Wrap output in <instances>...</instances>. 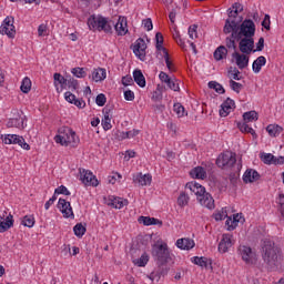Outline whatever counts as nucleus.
<instances>
[{
    "mask_svg": "<svg viewBox=\"0 0 284 284\" xmlns=\"http://www.w3.org/2000/svg\"><path fill=\"white\" fill-rule=\"evenodd\" d=\"M224 34H230L225 38V44L229 50H236L234 40L243 39V37H254L256 34V24L251 19H245L241 22L227 21L223 28Z\"/></svg>",
    "mask_w": 284,
    "mask_h": 284,
    "instance_id": "obj_1",
    "label": "nucleus"
},
{
    "mask_svg": "<svg viewBox=\"0 0 284 284\" xmlns=\"http://www.w3.org/2000/svg\"><path fill=\"white\" fill-rule=\"evenodd\" d=\"M261 254L264 263L267 265V268L274 270V267H276V263H278V254H281V250L276 244L271 240H264L262 242Z\"/></svg>",
    "mask_w": 284,
    "mask_h": 284,
    "instance_id": "obj_2",
    "label": "nucleus"
},
{
    "mask_svg": "<svg viewBox=\"0 0 284 284\" xmlns=\"http://www.w3.org/2000/svg\"><path fill=\"white\" fill-rule=\"evenodd\" d=\"M89 29L93 32H105V34H112V26H114V21L105 18L101 14H92L88 19Z\"/></svg>",
    "mask_w": 284,
    "mask_h": 284,
    "instance_id": "obj_3",
    "label": "nucleus"
},
{
    "mask_svg": "<svg viewBox=\"0 0 284 284\" xmlns=\"http://www.w3.org/2000/svg\"><path fill=\"white\" fill-rule=\"evenodd\" d=\"M58 132L59 134L54 136L55 143H60L64 148H68V145H79V136L72 129L62 126Z\"/></svg>",
    "mask_w": 284,
    "mask_h": 284,
    "instance_id": "obj_4",
    "label": "nucleus"
},
{
    "mask_svg": "<svg viewBox=\"0 0 284 284\" xmlns=\"http://www.w3.org/2000/svg\"><path fill=\"white\" fill-rule=\"evenodd\" d=\"M152 256L155 261H158L159 265H165V263H170L172 261V256L170 255V250L168 248L166 243L153 244Z\"/></svg>",
    "mask_w": 284,
    "mask_h": 284,
    "instance_id": "obj_5",
    "label": "nucleus"
},
{
    "mask_svg": "<svg viewBox=\"0 0 284 284\" xmlns=\"http://www.w3.org/2000/svg\"><path fill=\"white\" fill-rule=\"evenodd\" d=\"M215 163L217 168H221V170H230V168H234V165H236V153L230 151L221 153Z\"/></svg>",
    "mask_w": 284,
    "mask_h": 284,
    "instance_id": "obj_6",
    "label": "nucleus"
},
{
    "mask_svg": "<svg viewBox=\"0 0 284 284\" xmlns=\"http://www.w3.org/2000/svg\"><path fill=\"white\" fill-rule=\"evenodd\" d=\"M237 252L242 261H244L246 265H256V261H257L256 253L252 251V247L240 245V247L237 248Z\"/></svg>",
    "mask_w": 284,
    "mask_h": 284,
    "instance_id": "obj_7",
    "label": "nucleus"
},
{
    "mask_svg": "<svg viewBox=\"0 0 284 284\" xmlns=\"http://www.w3.org/2000/svg\"><path fill=\"white\" fill-rule=\"evenodd\" d=\"M236 41H239V48L242 54H252L254 52V37H242L239 40H234L235 43Z\"/></svg>",
    "mask_w": 284,
    "mask_h": 284,
    "instance_id": "obj_8",
    "label": "nucleus"
},
{
    "mask_svg": "<svg viewBox=\"0 0 284 284\" xmlns=\"http://www.w3.org/2000/svg\"><path fill=\"white\" fill-rule=\"evenodd\" d=\"M0 33L6 34L9 39H14V36L17 34V30L14 29V18L7 17L3 20L0 27Z\"/></svg>",
    "mask_w": 284,
    "mask_h": 284,
    "instance_id": "obj_9",
    "label": "nucleus"
},
{
    "mask_svg": "<svg viewBox=\"0 0 284 284\" xmlns=\"http://www.w3.org/2000/svg\"><path fill=\"white\" fill-rule=\"evenodd\" d=\"M6 145H20L22 150H30V144L26 142V139L21 135L17 134H7L4 135V139L2 140Z\"/></svg>",
    "mask_w": 284,
    "mask_h": 284,
    "instance_id": "obj_10",
    "label": "nucleus"
},
{
    "mask_svg": "<svg viewBox=\"0 0 284 284\" xmlns=\"http://www.w3.org/2000/svg\"><path fill=\"white\" fill-rule=\"evenodd\" d=\"M80 181H82V183L87 186L97 187V185H99L97 175L85 169H80Z\"/></svg>",
    "mask_w": 284,
    "mask_h": 284,
    "instance_id": "obj_11",
    "label": "nucleus"
},
{
    "mask_svg": "<svg viewBox=\"0 0 284 284\" xmlns=\"http://www.w3.org/2000/svg\"><path fill=\"white\" fill-rule=\"evenodd\" d=\"M232 245H234L233 235L230 233H224L222 234V239L219 243L217 252H220V254H227Z\"/></svg>",
    "mask_w": 284,
    "mask_h": 284,
    "instance_id": "obj_12",
    "label": "nucleus"
},
{
    "mask_svg": "<svg viewBox=\"0 0 284 284\" xmlns=\"http://www.w3.org/2000/svg\"><path fill=\"white\" fill-rule=\"evenodd\" d=\"M148 44L143 38H139L133 45V53L140 61H145Z\"/></svg>",
    "mask_w": 284,
    "mask_h": 284,
    "instance_id": "obj_13",
    "label": "nucleus"
},
{
    "mask_svg": "<svg viewBox=\"0 0 284 284\" xmlns=\"http://www.w3.org/2000/svg\"><path fill=\"white\" fill-rule=\"evenodd\" d=\"M234 52L232 53V58L235 59V63L239 68V70H245V68H247V65H250V57H247V53H240L235 50H233Z\"/></svg>",
    "mask_w": 284,
    "mask_h": 284,
    "instance_id": "obj_14",
    "label": "nucleus"
},
{
    "mask_svg": "<svg viewBox=\"0 0 284 284\" xmlns=\"http://www.w3.org/2000/svg\"><path fill=\"white\" fill-rule=\"evenodd\" d=\"M58 209L63 214L64 219H74V212L72 205L65 199H59Z\"/></svg>",
    "mask_w": 284,
    "mask_h": 284,
    "instance_id": "obj_15",
    "label": "nucleus"
},
{
    "mask_svg": "<svg viewBox=\"0 0 284 284\" xmlns=\"http://www.w3.org/2000/svg\"><path fill=\"white\" fill-rule=\"evenodd\" d=\"M114 30L118 37H125L128 34V18L126 17H119L118 22L114 24Z\"/></svg>",
    "mask_w": 284,
    "mask_h": 284,
    "instance_id": "obj_16",
    "label": "nucleus"
},
{
    "mask_svg": "<svg viewBox=\"0 0 284 284\" xmlns=\"http://www.w3.org/2000/svg\"><path fill=\"white\" fill-rule=\"evenodd\" d=\"M7 128L23 130V128H26V118L21 116V114L16 111L14 116L7 122Z\"/></svg>",
    "mask_w": 284,
    "mask_h": 284,
    "instance_id": "obj_17",
    "label": "nucleus"
},
{
    "mask_svg": "<svg viewBox=\"0 0 284 284\" xmlns=\"http://www.w3.org/2000/svg\"><path fill=\"white\" fill-rule=\"evenodd\" d=\"M197 201L200 205L203 207H206L207 210H214L215 204H214V197H212V194L205 192L203 195H200L197 197Z\"/></svg>",
    "mask_w": 284,
    "mask_h": 284,
    "instance_id": "obj_18",
    "label": "nucleus"
},
{
    "mask_svg": "<svg viewBox=\"0 0 284 284\" xmlns=\"http://www.w3.org/2000/svg\"><path fill=\"white\" fill-rule=\"evenodd\" d=\"M236 108L234 100L227 98L221 105L220 116H227Z\"/></svg>",
    "mask_w": 284,
    "mask_h": 284,
    "instance_id": "obj_19",
    "label": "nucleus"
},
{
    "mask_svg": "<svg viewBox=\"0 0 284 284\" xmlns=\"http://www.w3.org/2000/svg\"><path fill=\"white\" fill-rule=\"evenodd\" d=\"M185 190H190V192H193V194H195V196H197V199H199V196L204 195L206 192L204 186L196 182L186 183Z\"/></svg>",
    "mask_w": 284,
    "mask_h": 284,
    "instance_id": "obj_20",
    "label": "nucleus"
},
{
    "mask_svg": "<svg viewBox=\"0 0 284 284\" xmlns=\"http://www.w3.org/2000/svg\"><path fill=\"white\" fill-rule=\"evenodd\" d=\"M260 179L261 174L254 169H247L243 175L244 183H256Z\"/></svg>",
    "mask_w": 284,
    "mask_h": 284,
    "instance_id": "obj_21",
    "label": "nucleus"
},
{
    "mask_svg": "<svg viewBox=\"0 0 284 284\" xmlns=\"http://www.w3.org/2000/svg\"><path fill=\"white\" fill-rule=\"evenodd\" d=\"M195 245L196 243H194V240L190 237H182L176 241V247H179V250L190 251L193 250Z\"/></svg>",
    "mask_w": 284,
    "mask_h": 284,
    "instance_id": "obj_22",
    "label": "nucleus"
},
{
    "mask_svg": "<svg viewBox=\"0 0 284 284\" xmlns=\"http://www.w3.org/2000/svg\"><path fill=\"white\" fill-rule=\"evenodd\" d=\"M14 226V216L9 214L3 221V216L0 215V233L8 232L10 227Z\"/></svg>",
    "mask_w": 284,
    "mask_h": 284,
    "instance_id": "obj_23",
    "label": "nucleus"
},
{
    "mask_svg": "<svg viewBox=\"0 0 284 284\" xmlns=\"http://www.w3.org/2000/svg\"><path fill=\"white\" fill-rule=\"evenodd\" d=\"M133 181H134V183H139V185H142V186L151 185L152 175L151 174L138 173L134 176Z\"/></svg>",
    "mask_w": 284,
    "mask_h": 284,
    "instance_id": "obj_24",
    "label": "nucleus"
},
{
    "mask_svg": "<svg viewBox=\"0 0 284 284\" xmlns=\"http://www.w3.org/2000/svg\"><path fill=\"white\" fill-rule=\"evenodd\" d=\"M227 17L229 18L225 20L224 28H226L227 21H230V23L232 21H233V23H241V21H243V18H239L237 10L232 7L230 9H227Z\"/></svg>",
    "mask_w": 284,
    "mask_h": 284,
    "instance_id": "obj_25",
    "label": "nucleus"
},
{
    "mask_svg": "<svg viewBox=\"0 0 284 284\" xmlns=\"http://www.w3.org/2000/svg\"><path fill=\"white\" fill-rule=\"evenodd\" d=\"M227 50L229 48L225 45L217 47L213 53L215 61H223V59L227 57ZM230 50H234V49H230Z\"/></svg>",
    "mask_w": 284,
    "mask_h": 284,
    "instance_id": "obj_26",
    "label": "nucleus"
},
{
    "mask_svg": "<svg viewBox=\"0 0 284 284\" xmlns=\"http://www.w3.org/2000/svg\"><path fill=\"white\" fill-rule=\"evenodd\" d=\"M265 63H267V59H265V57L260 55L256 60H254L253 64H252V70L255 74H258V72H261L263 65H265Z\"/></svg>",
    "mask_w": 284,
    "mask_h": 284,
    "instance_id": "obj_27",
    "label": "nucleus"
},
{
    "mask_svg": "<svg viewBox=\"0 0 284 284\" xmlns=\"http://www.w3.org/2000/svg\"><path fill=\"white\" fill-rule=\"evenodd\" d=\"M139 223H143L144 225H163V222L159 219L155 217H150V216H140L139 217Z\"/></svg>",
    "mask_w": 284,
    "mask_h": 284,
    "instance_id": "obj_28",
    "label": "nucleus"
},
{
    "mask_svg": "<svg viewBox=\"0 0 284 284\" xmlns=\"http://www.w3.org/2000/svg\"><path fill=\"white\" fill-rule=\"evenodd\" d=\"M104 118L102 119V128L105 132L112 130V118H110V110L103 109Z\"/></svg>",
    "mask_w": 284,
    "mask_h": 284,
    "instance_id": "obj_29",
    "label": "nucleus"
},
{
    "mask_svg": "<svg viewBox=\"0 0 284 284\" xmlns=\"http://www.w3.org/2000/svg\"><path fill=\"white\" fill-rule=\"evenodd\" d=\"M190 175L192 176V179L203 180L207 176V172H205V169L203 166H196L190 171Z\"/></svg>",
    "mask_w": 284,
    "mask_h": 284,
    "instance_id": "obj_30",
    "label": "nucleus"
},
{
    "mask_svg": "<svg viewBox=\"0 0 284 284\" xmlns=\"http://www.w3.org/2000/svg\"><path fill=\"white\" fill-rule=\"evenodd\" d=\"M133 80L140 88H145V75H143L141 70L136 69L133 71Z\"/></svg>",
    "mask_w": 284,
    "mask_h": 284,
    "instance_id": "obj_31",
    "label": "nucleus"
},
{
    "mask_svg": "<svg viewBox=\"0 0 284 284\" xmlns=\"http://www.w3.org/2000/svg\"><path fill=\"white\" fill-rule=\"evenodd\" d=\"M109 205L114 207L115 210H121V207H125L128 205V200H123L121 197H113L110 200Z\"/></svg>",
    "mask_w": 284,
    "mask_h": 284,
    "instance_id": "obj_32",
    "label": "nucleus"
},
{
    "mask_svg": "<svg viewBox=\"0 0 284 284\" xmlns=\"http://www.w3.org/2000/svg\"><path fill=\"white\" fill-rule=\"evenodd\" d=\"M105 77H108L105 69H94L92 72V79L95 83L99 81H104Z\"/></svg>",
    "mask_w": 284,
    "mask_h": 284,
    "instance_id": "obj_33",
    "label": "nucleus"
},
{
    "mask_svg": "<svg viewBox=\"0 0 284 284\" xmlns=\"http://www.w3.org/2000/svg\"><path fill=\"white\" fill-rule=\"evenodd\" d=\"M193 263L194 265H199V267H205V270H207V267H210V265H212V261L207 260V257H199L195 256L193 257Z\"/></svg>",
    "mask_w": 284,
    "mask_h": 284,
    "instance_id": "obj_34",
    "label": "nucleus"
},
{
    "mask_svg": "<svg viewBox=\"0 0 284 284\" xmlns=\"http://www.w3.org/2000/svg\"><path fill=\"white\" fill-rule=\"evenodd\" d=\"M266 132H268L270 136H278V134L283 132V128L277 124H268L266 126Z\"/></svg>",
    "mask_w": 284,
    "mask_h": 284,
    "instance_id": "obj_35",
    "label": "nucleus"
},
{
    "mask_svg": "<svg viewBox=\"0 0 284 284\" xmlns=\"http://www.w3.org/2000/svg\"><path fill=\"white\" fill-rule=\"evenodd\" d=\"M237 128L242 132H246V134H252V136H256V131H254V129H252V126H250L245 121L237 123Z\"/></svg>",
    "mask_w": 284,
    "mask_h": 284,
    "instance_id": "obj_36",
    "label": "nucleus"
},
{
    "mask_svg": "<svg viewBox=\"0 0 284 284\" xmlns=\"http://www.w3.org/2000/svg\"><path fill=\"white\" fill-rule=\"evenodd\" d=\"M245 123H252V121H258V113L256 111H248L243 114Z\"/></svg>",
    "mask_w": 284,
    "mask_h": 284,
    "instance_id": "obj_37",
    "label": "nucleus"
},
{
    "mask_svg": "<svg viewBox=\"0 0 284 284\" xmlns=\"http://www.w3.org/2000/svg\"><path fill=\"white\" fill-rule=\"evenodd\" d=\"M150 261V255L148 253H143L140 258L133 260L134 265L138 267H145Z\"/></svg>",
    "mask_w": 284,
    "mask_h": 284,
    "instance_id": "obj_38",
    "label": "nucleus"
},
{
    "mask_svg": "<svg viewBox=\"0 0 284 284\" xmlns=\"http://www.w3.org/2000/svg\"><path fill=\"white\" fill-rule=\"evenodd\" d=\"M20 90H21V92H23V94H28V92H30V90H32V81L30 80V78H24L22 80Z\"/></svg>",
    "mask_w": 284,
    "mask_h": 284,
    "instance_id": "obj_39",
    "label": "nucleus"
},
{
    "mask_svg": "<svg viewBox=\"0 0 284 284\" xmlns=\"http://www.w3.org/2000/svg\"><path fill=\"white\" fill-rule=\"evenodd\" d=\"M155 50H162V52H168V49H165V47H163V34L161 32H158L155 34Z\"/></svg>",
    "mask_w": 284,
    "mask_h": 284,
    "instance_id": "obj_40",
    "label": "nucleus"
},
{
    "mask_svg": "<svg viewBox=\"0 0 284 284\" xmlns=\"http://www.w3.org/2000/svg\"><path fill=\"white\" fill-rule=\"evenodd\" d=\"M209 88L211 90H215V92H217V94H225V89L223 88V85H221V83H219L216 81H210Z\"/></svg>",
    "mask_w": 284,
    "mask_h": 284,
    "instance_id": "obj_41",
    "label": "nucleus"
},
{
    "mask_svg": "<svg viewBox=\"0 0 284 284\" xmlns=\"http://www.w3.org/2000/svg\"><path fill=\"white\" fill-rule=\"evenodd\" d=\"M71 73L73 77H77L78 79H85V77H88V73L85 72V69L83 68H73L71 70Z\"/></svg>",
    "mask_w": 284,
    "mask_h": 284,
    "instance_id": "obj_42",
    "label": "nucleus"
},
{
    "mask_svg": "<svg viewBox=\"0 0 284 284\" xmlns=\"http://www.w3.org/2000/svg\"><path fill=\"white\" fill-rule=\"evenodd\" d=\"M163 59L165 60L168 70L170 72H176V67H174V63L170 60V53L168 51L163 53Z\"/></svg>",
    "mask_w": 284,
    "mask_h": 284,
    "instance_id": "obj_43",
    "label": "nucleus"
},
{
    "mask_svg": "<svg viewBox=\"0 0 284 284\" xmlns=\"http://www.w3.org/2000/svg\"><path fill=\"white\" fill-rule=\"evenodd\" d=\"M229 77L233 79V81H241V71H239L236 67H230Z\"/></svg>",
    "mask_w": 284,
    "mask_h": 284,
    "instance_id": "obj_44",
    "label": "nucleus"
},
{
    "mask_svg": "<svg viewBox=\"0 0 284 284\" xmlns=\"http://www.w3.org/2000/svg\"><path fill=\"white\" fill-rule=\"evenodd\" d=\"M190 203V196L185 194V192H182L178 197V205L180 207H185Z\"/></svg>",
    "mask_w": 284,
    "mask_h": 284,
    "instance_id": "obj_45",
    "label": "nucleus"
},
{
    "mask_svg": "<svg viewBox=\"0 0 284 284\" xmlns=\"http://www.w3.org/2000/svg\"><path fill=\"white\" fill-rule=\"evenodd\" d=\"M73 232H74L75 236H78V239H81L85 234L87 229H85V226L83 224L78 223L73 227Z\"/></svg>",
    "mask_w": 284,
    "mask_h": 284,
    "instance_id": "obj_46",
    "label": "nucleus"
},
{
    "mask_svg": "<svg viewBox=\"0 0 284 284\" xmlns=\"http://www.w3.org/2000/svg\"><path fill=\"white\" fill-rule=\"evenodd\" d=\"M21 225H24V227H34V215H26L22 219Z\"/></svg>",
    "mask_w": 284,
    "mask_h": 284,
    "instance_id": "obj_47",
    "label": "nucleus"
},
{
    "mask_svg": "<svg viewBox=\"0 0 284 284\" xmlns=\"http://www.w3.org/2000/svg\"><path fill=\"white\" fill-rule=\"evenodd\" d=\"M229 85H230L231 90H233V92H236V94H241V90H243V84L242 83H239V82L231 79L229 81Z\"/></svg>",
    "mask_w": 284,
    "mask_h": 284,
    "instance_id": "obj_48",
    "label": "nucleus"
},
{
    "mask_svg": "<svg viewBox=\"0 0 284 284\" xmlns=\"http://www.w3.org/2000/svg\"><path fill=\"white\" fill-rule=\"evenodd\" d=\"M64 85H67L72 92L79 90V81L74 78H70L69 80L67 79V83Z\"/></svg>",
    "mask_w": 284,
    "mask_h": 284,
    "instance_id": "obj_49",
    "label": "nucleus"
},
{
    "mask_svg": "<svg viewBox=\"0 0 284 284\" xmlns=\"http://www.w3.org/2000/svg\"><path fill=\"white\" fill-rule=\"evenodd\" d=\"M274 154L272 153H263L261 159L265 165H274Z\"/></svg>",
    "mask_w": 284,
    "mask_h": 284,
    "instance_id": "obj_50",
    "label": "nucleus"
},
{
    "mask_svg": "<svg viewBox=\"0 0 284 284\" xmlns=\"http://www.w3.org/2000/svg\"><path fill=\"white\" fill-rule=\"evenodd\" d=\"M48 34H50V32L48 31V22L41 23L38 27V37H48Z\"/></svg>",
    "mask_w": 284,
    "mask_h": 284,
    "instance_id": "obj_51",
    "label": "nucleus"
},
{
    "mask_svg": "<svg viewBox=\"0 0 284 284\" xmlns=\"http://www.w3.org/2000/svg\"><path fill=\"white\" fill-rule=\"evenodd\" d=\"M174 112L175 114H178V116H185V108L181 104V103H175L173 105Z\"/></svg>",
    "mask_w": 284,
    "mask_h": 284,
    "instance_id": "obj_52",
    "label": "nucleus"
},
{
    "mask_svg": "<svg viewBox=\"0 0 284 284\" xmlns=\"http://www.w3.org/2000/svg\"><path fill=\"white\" fill-rule=\"evenodd\" d=\"M163 88L161 85H158L156 91H154L152 95V101H163Z\"/></svg>",
    "mask_w": 284,
    "mask_h": 284,
    "instance_id": "obj_53",
    "label": "nucleus"
},
{
    "mask_svg": "<svg viewBox=\"0 0 284 284\" xmlns=\"http://www.w3.org/2000/svg\"><path fill=\"white\" fill-rule=\"evenodd\" d=\"M53 79H54V84L57 85V82L60 85H65L68 83V79H65L63 75H61V73H54L53 74Z\"/></svg>",
    "mask_w": 284,
    "mask_h": 284,
    "instance_id": "obj_54",
    "label": "nucleus"
},
{
    "mask_svg": "<svg viewBox=\"0 0 284 284\" xmlns=\"http://www.w3.org/2000/svg\"><path fill=\"white\" fill-rule=\"evenodd\" d=\"M106 101H108V98H105V94H103V93L98 94L95 98V103L100 108H103V105H105Z\"/></svg>",
    "mask_w": 284,
    "mask_h": 284,
    "instance_id": "obj_55",
    "label": "nucleus"
},
{
    "mask_svg": "<svg viewBox=\"0 0 284 284\" xmlns=\"http://www.w3.org/2000/svg\"><path fill=\"white\" fill-rule=\"evenodd\" d=\"M168 88H170V90H173V92H179L181 90V88L179 87V82H176V80H169V82H166Z\"/></svg>",
    "mask_w": 284,
    "mask_h": 284,
    "instance_id": "obj_56",
    "label": "nucleus"
},
{
    "mask_svg": "<svg viewBox=\"0 0 284 284\" xmlns=\"http://www.w3.org/2000/svg\"><path fill=\"white\" fill-rule=\"evenodd\" d=\"M214 219L215 221H225V219H227V211L222 209V211L215 213Z\"/></svg>",
    "mask_w": 284,
    "mask_h": 284,
    "instance_id": "obj_57",
    "label": "nucleus"
},
{
    "mask_svg": "<svg viewBox=\"0 0 284 284\" xmlns=\"http://www.w3.org/2000/svg\"><path fill=\"white\" fill-rule=\"evenodd\" d=\"M265 48V38H260L256 43V49L253 50V52H263V49Z\"/></svg>",
    "mask_w": 284,
    "mask_h": 284,
    "instance_id": "obj_58",
    "label": "nucleus"
},
{
    "mask_svg": "<svg viewBox=\"0 0 284 284\" xmlns=\"http://www.w3.org/2000/svg\"><path fill=\"white\" fill-rule=\"evenodd\" d=\"M197 28H199V26H196V24H193L189 28L190 39H196L199 37L197 33H196Z\"/></svg>",
    "mask_w": 284,
    "mask_h": 284,
    "instance_id": "obj_59",
    "label": "nucleus"
},
{
    "mask_svg": "<svg viewBox=\"0 0 284 284\" xmlns=\"http://www.w3.org/2000/svg\"><path fill=\"white\" fill-rule=\"evenodd\" d=\"M272 21L270 20V14H265L264 19L262 21V27L265 28V30H271Z\"/></svg>",
    "mask_w": 284,
    "mask_h": 284,
    "instance_id": "obj_60",
    "label": "nucleus"
},
{
    "mask_svg": "<svg viewBox=\"0 0 284 284\" xmlns=\"http://www.w3.org/2000/svg\"><path fill=\"white\" fill-rule=\"evenodd\" d=\"M55 194H64V196H70V191L64 185H60L55 189Z\"/></svg>",
    "mask_w": 284,
    "mask_h": 284,
    "instance_id": "obj_61",
    "label": "nucleus"
},
{
    "mask_svg": "<svg viewBox=\"0 0 284 284\" xmlns=\"http://www.w3.org/2000/svg\"><path fill=\"white\" fill-rule=\"evenodd\" d=\"M122 85H134V80L132 79V75H124L122 78Z\"/></svg>",
    "mask_w": 284,
    "mask_h": 284,
    "instance_id": "obj_62",
    "label": "nucleus"
},
{
    "mask_svg": "<svg viewBox=\"0 0 284 284\" xmlns=\"http://www.w3.org/2000/svg\"><path fill=\"white\" fill-rule=\"evenodd\" d=\"M64 99L65 101H68V103H74V101H77V95H74L72 92L67 91L64 93Z\"/></svg>",
    "mask_w": 284,
    "mask_h": 284,
    "instance_id": "obj_63",
    "label": "nucleus"
},
{
    "mask_svg": "<svg viewBox=\"0 0 284 284\" xmlns=\"http://www.w3.org/2000/svg\"><path fill=\"white\" fill-rule=\"evenodd\" d=\"M142 24L144 26V28L148 30V32H150V30H152V28H154V26L152 24V19L148 18L144 19L142 21Z\"/></svg>",
    "mask_w": 284,
    "mask_h": 284,
    "instance_id": "obj_64",
    "label": "nucleus"
}]
</instances>
